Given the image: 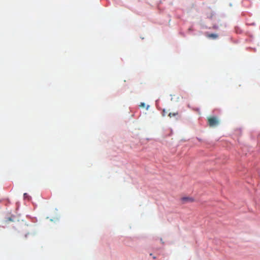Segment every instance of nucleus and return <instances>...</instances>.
Segmentation results:
<instances>
[{
  "instance_id": "1",
  "label": "nucleus",
  "mask_w": 260,
  "mask_h": 260,
  "mask_svg": "<svg viewBox=\"0 0 260 260\" xmlns=\"http://www.w3.org/2000/svg\"><path fill=\"white\" fill-rule=\"evenodd\" d=\"M208 123L210 127H215L219 124V121L216 117H209L208 118Z\"/></svg>"
},
{
  "instance_id": "5",
  "label": "nucleus",
  "mask_w": 260,
  "mask_h": 260,
  "mask_svg": "<svg viewBox=\"0 0 260 260\" xmlns=\"http://www.w3.org/2000/svg\"><path fill=\"white\" fill-rule=\"evenodd\" d=\"M140 107H145V104L144 103H141V104L140 105Z\"/></svg>"
},
{
  "instance_id": "7",
  "label": "nucleus",
  "mask_w": 260,
  "mask_h": 260,
  "mask_svg": "<svg viewBox=\"0 0 260 260\" xmlns=\"http://www.w3.org/2000/svg\"><path fill=\"white\" fill-rule=\"evenodd\" d=\"M9 219V221H12V219H11V218H9V219Z\"/></svg>"
},
{
  "instance_id": "8",
  "label": "nucleus",
  "mask_w": 260,
  "mask_h": 260,
  "mask_svg": "<svg viewBox=\"0 0 260 260\" xmlns=\"http://www.w3.org/2000/svg\"><path fill=\"white\" fill-rule=\"evenodd\" d=\"M149 107V106H147L146 109H148Z\"/></svg>"
},
{
  "instance_id": "4",
  "label": "nucleus",
  "mask_w": 260,
  "mask_h": 260,
  "mask_svg": "<svg viewBox=\"0 0 260 260\" xmlns=\"http://www.w3.org/2000/svg\"><path fill=\"white\" fill-rule=\"evenodd\" d=\"M178 115V113L177 112H174V113H170L169 114V116L170 117H172V116H177Z\"/></svg>"
},
{
  "instance_id": "2",
  "label": "nucleus",
  "mask_w": 260,
  "mask_h": 260,
  "mask_svg": "<svg viewBox=\"0 0 260 260\" xmlns=\"http://www.w3.org/2000/svg\"><path fill=\"white\" fill-rule=\"evenodd\" d=\"M181 200L183 203L186 202H192L193 201L192 199L188 197H183L181 199Z\"/></svg>"
},
{
  "instance_id": "6",
  "label": "nucleus",
  "mask_w": 260,
  "mask_h": 260,
  "mask_svg": "<svg viewBox=\"0 0 260 260\" xmlns=\"http://www.w3.org/2000/svg\"><path fill=\"white\" fill-rule=\"evenodd\" d=\"M23 196L25 198H27L28 196V194L26 193H24Z\"/></svg>"
},
{
  "instance_id": "3",
  "label": "nucleus",
  "mask_w": 260,
  "mask_h": 260,
  "mask_svg": "<svg viewBox=\"0 0 260 260\" xmlns=\"http://www.w3.org/2000/svg\"><path fill=\"white\" fill-rule=\"evenodd\" d=\"M207 37L209 38H212L213 39H216L218 38V35L215 34H207Z\"/></svg>"
}]
</instances>
